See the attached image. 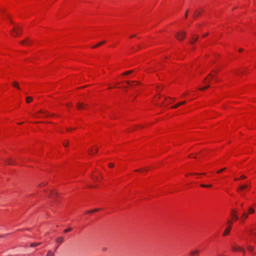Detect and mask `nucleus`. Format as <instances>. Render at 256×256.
<instances>
[{"instance_id": "obj_1", "label": "nucleus", "mask_w": 256, "mask_h": 256, "mask_svg": "<svg viewBox=\"0 0 256 256\" xmlns=\"http://www.w3.org/2000/svg\"><path fill=\"white\" fill-rule=\"evenodd\" d=\"M22 32V28L18 26H14L11 31V35L16 36L20 34Z\"/></svg>"}, {"instance_id": "obj_2", "label": "nucleus", "mask_w": 256, "mask_h": 256, "mask_svg": "<svg viewBox=\"0 0 256 256\" xmlns=\"http://www.w3.org/2000/svg\"><path fill=\"white\" fill-rule=\"evenodd\" d=\"M186 35V32L184 31H180L178 32L176 34V38L180 40H183Z\"/></svg>"}, {"instance_id": "obj_3", "label": "nucleus", "mask_w": 256, "mask_h": 256, "mask_svg": "<svg viewBox=\"0 0 256 256\" xmlns=\"http://www.w3.org/2000/svg\"><path fill=\"white\" fill-rule=\"evenodd\" d=\"M32 41L28 40V38H26L24 40L20 42V44H24L25 46H30L32 44Z\"/></svg>"}, {"instance_id": "obj_4", "label": "nucleus", "mask_w": 256, "mask_h": 256, "mask_svg": "<svg viewBox=\"0 0 256 256\" xmlns=\"http://www.w3.org/2000/svg\"><path fill=\"white\" fill-rule=\"evenodd\" d=\"M87 106L86 104H84L83 102H78L77 104H76V108L78 110H81V109L84 108V106Z\"/></svg>"}, {"instance_id": "obj_5", "label": "nucleus", "mask_w": 256, "mask_h": 256, "mask_svg": "<svg viewBox=\"0 0 256 256\" xmlns=\"http://www.w3.org/2000/svg\"><path fill=\"white\" fill-rule=\"evenodd\" d=\"M208 76H211L212 78H214V75H212L211 73H210L208 76L206 77L203 80V82H204V83H208L210 82V80H211V78H208Z\"/></svg>"}, {"instance_id": "obj_6", "label": "nucleus", "mask_w": 256, "mask_h": 256, "mask_svg": "<svg viewBox=\"0 0 256 256\" xmlns=\"http://www.w3.org/2000/svg\"><path fill=\"white\" fill-rule=\"evenodd\" d=\"M236 210H234L232 211V218H233L234 220H238V216L236 215Z\"/></svg>"}, {"instance_id": "obj_7", "label": "nucleus", "mask_w": 256, "mask_h": 256, "mask_svg": "<svg viewBox=\"0 0 256 256\" xmlns=\"http://www.w3.org/2000/svg\"><path fill=\"white\" fill-rule=\"evenodd\" d=\"M231 228V226H228V227L225 230L224 234H223V236H226V235H228L229 233H230V230Z\"/></svg>"}, {"instance_id": "obj_8", "label": "nucleus", "mask_w": 256, "mask_h": 256, "mask_svg": "<svg viewBox=\"0 0 256 256\" xmlns=\"http://www.w3.org/2000/svg\"><path fill=\"white\" fill-rule=\"evenodd\" d=\"M248 187V186L246 185V184H244V185H242V186H240L238 188V192H240L243 190H244V189H246V188H247Z\"/></svg>"}, {"instance_id": "obj_9", "label": "nucleus", "mask_w": 256, "mask_h": 256, "mask_svg": "<svg viewBox=\"0 0 256 256\" xmlns=\"http://www.w3.org/2000/svg\"><path fill=\"white\" fill-rule=\"evenodd\" d=\"M64 238L62 237V236L58 237L56 239V242L57 243H58L59 244H62L64 242Z\"/></svg>"}, {"instance_id": "obj_10", "label": "nucleus", "mask_w": 256, "mask_h": 256, "mask_svg": "<svg viewBox=\"0 0 256 256\" xmlns=\"http://www.w3.org/2000/svg\"><path fill=\"white\" fill-rule=\"evenodd\" d=\"M5 162L8 165H12L14 164V162L12 158H9L8 160H6Z\"/></svg>"}, {"instance_id": "obj_11", "label": "nucleus", "mask_w": 256, "mask_h": 256, "mask_svg": "<svg viewBox=\"0 0 256 256\" xmlns=\"http://www.w3.org/2000/svg\"><path fill=\"white\" fill-rule=\"evenodd\" d=\"M232 250L234 251H238V250H239V251H242V252H244V250L242 248H239V247L234 246L232 248Z\"/></svg>"}, {"instance_id": "obj_12", "label": "nucleus", "mask_w": 256, "mask_h": 256, "mask_svg": "<svg viewBox=\"0 0 256 256\" xmlns=\"http://www.w3.org/2000/svg\"><path fill=\"white\" fill-rule=\"evenodd\" d=\"M198 36H196V38H192V40L190 42V43L191 44H193L195 42H196L198 39Z\"/></svg>"}, {"instance_id": "obj_13", "label": "nucleus", "mask_w": 256, "mask_h": 256, "mask_svg": "<svg viewBox=\"0 0 256 256\" xmlns=\"http://www.w3.org/2000/svg\"><path fill=\"white\" fill-rule=\"evenodd\" d=\"M38 113H40V114L45 113V114H46L45 116H50V114H49L47 112H46V111L44 112L42 110H39L38 112Z\"/></svg>"}, {"instance_id": "obj_14", "label": "nucleus", "mask_w": 256, "mask_h": 256, "mask_svg": "<svg viewBox=\"0 0 256 256\" xmlns=\"http://www.w3.org/2000/svg\"><path fill=\"white\" fill-rule=\"evenodd\" d=\"M106 42V41L104 40V41H102L100 42H99L98 44L94 46H93V48H98V47L104 44Z\"/></svg>"}, {"instance_id": "obj_15", "label": "nucleus", "mask_w": 256, "mask_h": 256, "mask_svg": "<svg viewBox=\"0 0 256 256\" xmlns=\"http://www.w3.org/2000/svg\"><path fill=\"white\" fill-rule=\"evenodd\" d=\"M12 85L17 88L18 90H20V87L18 86V84L16 82H14L12 83Z\"/></svg>"}, {"instance_id": "obj_16", "label": "nucleus", "mask_w": 256, "mask_h": 256, "mask_svg": "<svg viewBox=\"0 0 256 256\" xmlns=\"http://www.w3.org/2000/svg\"><path fill=\"white\" fill-rule=\"evenodd\" d=\"M248 215L246 212H244L242 216V218L243 220H246L248 218Z\"/></svg>"}, {"instance_id": "obj_17", "label": "nucleus", "mask_w": 256, "mask_h": 256, "mask_svg": "<svg viewBox=\"0 0 256 256\" xmlns=\"http://www.w3.org/2000/svg\"><path fill=\"white\" fill-rule=\"evenodd\" d=\"M32 100V98L30 96H28L26 98V102L27 103H30Z\"/></svg>"}, {"instance_id": "obj_18", "label": "nucleus", "mask_w": 256, "mask_h": 256, "mask_svg": "<svg viewBox=\"0 0 256 256\" xmlns=\"http://www.w3.org/2000/svg\"><path fill=\"white\" fill-rule=\"evenodd\" d=\"M210 87V84H208L206 86L200 88V90H206L208 88Z\"/></svg>"}, {"instance_id": "obj_19", "label": "nucleus", "mask_w": 256, "mask_h": 256, "mask_svg": "<svg viewBox=\"0 0 256 256\" xmlns=\"http://www.w3.org/2000/svg\"><path fill=\"white\" fill-rule=\"evenodd\" d=\"M210 87V84H208L206 86L200 88V90H206L208 88Z\"/></svg>"}, {"instance_id": "obj_20", "label": "nucleus", "mask_w": 256, "mask_h": 256, "mask_svg": "<svg viewBox=\"0 0 256 256\" xmlns=\"http://www.w3.org/2000/svg\"><path fill=\"white\" fill-rule=\"evenodd\" d=\"M210 87V84H208L206 86L200 88V90H206L208 88Z\"/></svg>"}, {"instance_id": "obj_21", "label": "nucleus", "mask_w": 256, "mask_h": 256, "mask_svg": "<svg viewBox=\"0 0 256 256\" xmlns=\"http://www.w3.org/2000/svg\"><path fill=\"white\" fill-rule=\"evenodd\" d=\"M201 12H202L200 10H196L194 14V17L197 16H198L200 14Z\"/></svg>"}, {"instance_id": "obj_22", "label": "nucleus", "mask_w": 256, "mask_h": 256, "mask_svg": "<svg viewBox=\"0 0 256 256\" xmlns=\"http://www.w3.org/2000/svg\"><path fill=\"white\" fill-rule=\"evenodd\" d=\"M88 153L90 154V155H92L93 154H94L95 152H94V150L92 149V148H90V149L88 150Z\"/></svg>"}, {"instance_id": "obj_23", "label": "nucleus", "mask_w": 256, "mask_h": 256, "mask_svg": "<svg viewBox=\"0 0 256 256\" xmlns=\"http://www.w3.org/2000/svg\"><path fill=\"white\" fill-rule=\"evenodd\" d=\"M54 252L51 250H48L46 256H54Z\"/></svg>"}, {"instance_id": "obj_24", "label": "nucleus", "mask_w": 256, "mask_h": 256, "mask_svg": "<svg viewBox=\"0 0 256 256\" xmlns=\"http://www.w3.org/2000/svg\"><path fill=\"white\" fill-rule=\"evenodd\" d=\"M200 186H202V188H210L212 186V185L211 184L206 185V184H200Z\"/></svg>"}, {"instance_id": "obj_25", "label": "nucleus", "mask_w": 256, "mask_h": 256, "mask_svg": "<svg viewBox=\"0 0 256 256\" xmlns=\"http://www.w3.org/2000/svg\"><path fill=\"white\" fill-rule=\"evenodd\" d=\"M40 243H36V242H34V243H32L31 244H30V246L32 247H34V246H38L40 244Z\"/></svg>"}, {"instance_id": "obj_26", "label": "nucleus", "mask_w": 256, "mask_h": 256, "mask_svg": "<svg viewBox=\"0 0 256 256\" xmlns=\"http://www.w3.org/2000/svg\"><path fill=\"white\" fill-rule=\"evenodd\" d=\"M133 72V70H128V71H127L126 72H125L123 74L124 75H127V74H130L131 73H132Z\"/></svg>"}, {"instance_id": "obj_27", "label": "nucleus", "mask_w": 256, "mask_h": 256, "mask_svg": "<svg viewBox=\"0 0 256 256\" xmlns=\"http://www.w3.org/2000/svg\"><path fill=\"white\" fill-rule=\"evenodd\" d=\"M254 212V210L252 208H249L248 209V213L249 214H253Z\"/></svg>"}, {"instance_id": "obj_28", "label": "nucleus", "mask_w": 256, "mask_h": 256, "mask_svg": "<svg viewBox=\"0 0 256 256\" xmlns=\"http://www.w3.org/2000/svg\"><path fill=\"white\" fill-rule=\"evenodd\" d=\"M72 230V228H68L67 229L64 230V232H68L71 231Z\"/></svg>"}, {"instance_id": "obj_29", "label": "nucleus", "mask_w": 256, "mask_h": 256, "mask_svg": "<svg viewBox=\"0 0 256 256\" xmlns=\"http://www.w3.org/2000/svg\"><path fill=\"white\" fill-rule=\"evenodd\" d=\"M198 250H194V251H193L192 252L191 254L192 256H194L195 254H198Z\"/></svg>"}, {"instance_id": "obj_30", "label": "nucleus", "mask_w": 256, "mask_h": 256, "mask_svg": "<svg viewBox=\"0 0 256 256\" xmlns=\"http://www.w3.org/2000/svg\"><path fill=\"white\" fill-rule=\"evenodd\" d=\"M179 106H180V104L178 103V104H176V105L172 106L171 108H177Z\"/></svg>"}, {"instance_id": "obj_31", "label": "nucleus", "mask_w": 256, "mask_h": 256, "mask_svg": "<svg viewBox=\"0 0 256 256\" xmlns=\"http://www.w3.org/2000/svg\"><path fill=\"white\" fill-rule=\"evenodd\" d=\"M254 248L253 247L251 246H248V250H249V251H252L253 250Z\"/></svg>"}, {"instance_id": "obj_32", "label": "nucleus", "mask_w": 256, "mask_h": 256, "mask_svg": "<svg viewBox=\"0 0 256 256\" xmlns=\"http://www.w3.org/2000/svg\"><path fill=\"white\" fill-rule=\"evenodd\" d=\"M225 170H226V168H222V169L220 170H218V171L217 172H218V174H219V173H220V172H222L224 171Z\"/></svg>"}, {"instance_id": "obj_33", "label": "nucleus", "mask_w": 256, "mask_h": 256, "mask_svg": "<svg viewBox=\"0 0 256 256\" xmlns=\"http://www.w3.org/2000/svg\"><path fill=\"white\" fill-rule=\"evenodd\" d=\"M126 82L128 84V85H130V86H132V85L130 84V83H131V82H132L126 81Z\"/></svg>"}, {"instance_id": "obj_34", "label": "nucleus", "mask_w": 256, "mask_h": 256, "mask_svg": "<svg viewBox=\"0 0 256 256\" xmlns=\"http://www.w3.org/2000/svg\"><path fill=\"white\" fill-rule=\"evenodd\" d=\"M186 101H182V102H179V104H180V105L181 106L182 104H186Z\"/></svg>"}, {"instance_id": "obj_35", "label": "nucleus", "mask_w": 256, "mask_h": 256, "mask_svg": "<svg viewBox=\"0 0 256 256\" xmlns=\"http://www.w3.org/2000/svg\"><path fill=\"white\" fill-rule=\"evenodd\" d=\"M109 166L110 167V168H113L114 166V164H112V163H110V164H109Z\"/></svg>"}, {"instance_id": "obj_36", "label": "nucleus", "mask_w": 256, "mask_h": 256, "mask_svg": "<svg viewBox=\"0 0 256 256\" xmlns=\"http://www.w3.org/2000/svg\"><path fill=\"white\" fill-rule=\"evenodd\" d=\"M246 178V176L244 175H242L240 176V179H244V178Z\"/></svg>"}, {"instance_id": "obj_37", "label": "nucleus", "mask_w": 256, "mask_h": 256, "mask_svg": "<svg viewBox=\"0 0 256 256\" xmlns=\"http://www.w3.org/2000/svg\"><path fill=\"white\" fill-rule=\"evenodd\" d=\"M100 210L98 209V208H96V209H94L92 210V212H98Z\"/></svg>"}, {"instance_id": "obj_38", "label": "nucleus", "mask_w": 256, "mask_h": 256, "mask_svg": "<svg viewBox=\"0 0 256 256\" xmlns=\"http://www.w3.org/2000/svg\"><path fill=\"white\" fill-rule=\"evenodd\" d=\"M63 144L64 146H66L68 144V142H67L66 143L64 142Z\"/></svg>"}, {"instance_id": "obj_39", "label": "nucleus", "mask_w": 256, "mask_h": 256, "mask_svg": "<svg viewBox=\"0 0 256 256\" xmlns=\"http://www.w3.org/2000/svg\"><path fill=\"white\" fill-rule=\"evenodd\" d=\"M136 172H142V169H138V170H136Z\"/></svg>"}, {"instance_id": "obj_40", "label": "nucleus", "mask_w": 256, "mask_h": 256, "mask_svg": "<svg viewBox=\"0 0 256 256\" xmlns=\"http://www.w3.org/2000/svg\"><path fill=\"white\" fill-rule=\"evenodd\" d=\"M187 17H188V11H186L185 14V18H186Z\"/></svg>"}, {"instance_id": "obj_41", "label": "nucleus", "mask_w": 256, "mask_h": 256, "mask_svg": "<svg viewBox=\"0 0 256 256\" xmlns=\"http://www.w3.org/2000/svg\"><path fill=\"white\" fill-rule=\"evenodd\" d=\"M228 223L230 225L232 224V222L231 220H228Z\"/></svg>"}, {"instance_id": "obj_42", "label": "nucleus", "mask_w": 256, "mask_h": 256, "mask_svg": "<svg viewBox=\"0 0 256 256\" xmlns=\"http://www.w3.org/2000/svg\"><path fill=\"white\" fill-rule=\"evenodd\" d=\"M208 35V33H206L203 35V37H206Z\"/></svg>"}, {"instance_id": "obj_43", "label": "nucleus", "mask_w": 256, "mask_h": 256, "mask_svg": "<svg viewBox=\"0 0 256 256\" xmlns=\"http://www.w3.org/2000/svg\"><path fill=\"white\" fill-rule=\"evenodd\" d=\"M56 194V192L52 193L50 196L52 197L54 196V194Z\"/></svg>"}, {"instance_id": "obj_44", "label": "nucleus", "mask_w": 256, "mask_h": 256, "mask_svg": "<svg viewBox=\"0 0 256 256\" xmlns=\"http://www.w3.org/2000/svg\"><path fill=\"white\" fill-rule=\"evenodd\" d=\"M92 212H93L92 210H90V211L87 212V213H88V214H90Z\"/></svg>"}, {"instance_id": "obj_45", "label": "nucleus", "mask_w": 256, "mask_h": 256, "mask_svg": "<svg viewBox=\"0 0 256 256\" xmlns=\"http://www.w3.org/2000/svg\"><path fill=\"white\" fill-rule=\"evenodd\" d=\"M238 50H239L240 52H242L243 49L242 48H240Z\"/></svg>"}, {"instance_id": "obj_46", "label": "nucleus", "mask_w": 256, "mask_h": 256, "mask_svg": "<svg viewBox=\"0 0 256 256\" xmlns=\"http://www.w3.org/2000/svg\"><path fill=\"white\" fill-rule=\"evenodd\" d=\"M98 148H96V150H95V152H98Z\"/></svg>"}, {"instance_id": "obj_47", "label": "nucleus", "mask_w": 256, "mask_h": 256, "mask_svg": "<svg viewBox=\"0 0 256 256\" xmlns=\"http://www.w3.org/2000/svg\"><path fill=\"white\" fill-rule=\"evenodd\" d=\"M252 234H254H254H256V232H252Z\"/></svg>"}, {"instance_id": "obj_48", "label": "nucleus", "mask_w": 256, "mask_h": 256, "mask_svg": "<svg viewBox=\"0 0 256 256\" xmlns=\"http://www.w3.org/2000/svg\"><path fill=\"white\" fill-rule=\"evenodd\" d=\"M196 174V173H195V174Z\"/></svg>"}, {"instance_id": "obj_49", "label": "nucleus", "mask_w": 256, "mask_h": 256, "mask_svg": "<svg viewBox=\"0 0 256 256\" xmlns=\"http://www.w3.org/2000/svg\"><path fill=\"white\" fill-rule=\"evenodd\" d=\"M134 36H135V35H132V36H130V38L134 37Z\"/></svg>"}, {"instance_id": "obj_50", "label": "nucleus", "mask_w": 256, "mask_h": 256, "mask_svg": "<svg viewBox=\"0 0 256 256\" xmlns=\"http://www.w3.org/2000/svg\"><path fill=\"white\" fill-rule=\"evenodd\" d=\"M67 130H72V129H71V128H68Z\"/></svg>"}, {"instance_id": "obj_51", "label": "nucleus", "mask_w": 256, "mask_h": 256, "mask_svg": "<svg viewBox=\"0 0 256 256\" xmlns=\"http://www.w3.org/2000/svg\"><path fill=\"white\" fill-rule=\"evenodd\" d=\"M22 124V122H20V123H18V124Z\"/></svg>"}, {"instance_id": "obj_52", "label": "nucleus", "mask_w": 256, "mask_h": 256, "mask_svg": "<svg viewBox=\"0 0 256 256\" xmlns=\"http://www.w3.org/2000/svg\"><path fill=\"white\" fill-rule=\"evenodd\" d=\"M234 180H238V179L236 178H234Z\"/></svg>"}, {"instance_id": "obj_53", "label": "nucleus", "mask_w": 256, "mask_h": 256, "mask_svg": "<svg viewBox=\"0 0 256 256\" xmlns=\"http://www.w3.org/2000/svg\"><path fill=\"white\" fill-rule=\"evenodd\" d=\"M184 94H187L186 92H185Z\"/></svg>"}]
</instances>
